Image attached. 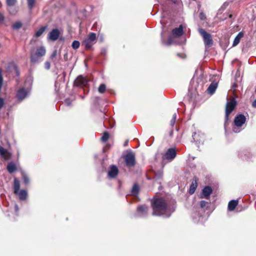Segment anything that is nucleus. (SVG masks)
<instances>
[{"instance_id":"obj_18","label":"nucleus","mask_w":256,"mask_h":256,"mask_svg":"<svg viewBox=\"0 0 256 256\" xmlns=\"http://www.w3.org/2000/svg\"><path fill=\"white\" fill-rule=\"evenodd\" d=\"M177 118V114L176 112H174L172 114V116L170 120V124L169 126L170 127H174V126L176 128L177 125L176 124V120Z\"/></svg>"},{"instance_id":"obj_21","label":"nucleus","mask_w":256,"mask_h":256,"mask_svg":"<svg viewBox=\"0 0 256 256\" xmlns=\"http://www.w3.org/2000/svg\"><path fill=\"white\" fill-rule=\"evenodd\" d=\"M238 204V201L236 200H230L228 204V209L230 211H232Z\"/></svg>"},{"instance_id":"obj_45","label":"nucleus","mask_w":256,"mask_h":256,"mask_svg":"<svg viewBox=\"0 0 256 256\" xmlns=\"http://www.w3.org/2000/svg\"><path fill=\"white\" fill-rule=\"evenodd\" d=\"M207 204V202L204 200H202L200 202V206L201 208H204Z\"/></svg>"},{"instance_id":"obj_30","label":"nucleus","mask_w":256,"mask_h":256,"mask_svg":"<svg viewBox=\"0 0 256 256\" xmlns=\"http://www.w3.org/2000/svg\"><path fill=\"white\" fill-rule=\"evenodd\" d=\"M196 182H192L190 186L189 192L190 194H192L194 192L196 189Z\"/></svg>"},{"instance_id":"obj_22","label":"nucleus","mask_w":256,"mask_h":256,"mask_svg":"<svg viewBox=\"0 0 256 256\" xmlns=\"http://www.w3.org/2000/svg\"><path fill=\"white\" fill-rule=\"evenodd\" d=\"M243 33L242 32H240L234 38L232 46H234L238 45L240 42V39L243 37Z\"/></svg>"},{"instance_id":"obj_36","label":"nucleus","mask_w":256,"mask_h":256,"mask_svg":"<svg viewBox=\"0 0 256 256\" xmlns=\"http://www.w3.org/2000/svg\"><path fill=\"white\" fill-rule=\"evenodd\" d=\"M16 2V0H6V4L8 6H13Z\"/></svg>"},{"instance_id":"obj_23","label":"nucleus","mask_w":256,"mask_h":256,"mask_svg":"<svg viewBox=\"0 0 256 256\" xmlns=\"http://www.w3.org/2000/svg\"><path fill=\"white\" fill-rule=\"evenodd\" d=\"M16 170V166L14 163L11 162H10L7 166L8 171L12 174Z\"/></svg>"},{"instance_id":"obj_29","label":"nucleus","mask_w":256,"mask_h":256,"mask_svg":"<svg viewBox=\"0 0 256 256\" xmlns=\"http://www.w3.org/2000/svg\"><path fill=\"white\" fill-rule=\"evenodd\" d=\"M46 27L43 26L40 28L36 33L35 36L38 37L40 36L45 31Z\"/></svg>"},{"instance_id":"obj_12","label":"nucleus","mask_w":256,"mask_h":256,"mask_svg":"<svg viewBox=\"0 0 256 256\" xmlns=\"http://www.w3.org/2000/svg\"><path fill=\"white\" fill-rule=\"evenodd\" d=\"M12 156V154L7 150L0 146V157L4 160H8Z\"/></svg>"},{"instance_id":"obj_26","label":"nucleus","mask_w":256,"mask_h":256,"mask_svg":"<svg viewBox=\"0 0 256 256\" xmlns=\"http://www.w3.org/2000/svg\"><path fill=\"white\" fill-rule=\"evenodd\" d=\"M21 174L24 184H28L30 183V179L26 174L24 171H22Z\"/></svg>"},{"instance_id":"obj_37","label":"nucleus","mask_w":256,"mask_h":256,"mask_svg":"<svg viewBox=\"0 0 256 256\" xmlns=\"http://www.w3.org/2000/svg\"><path fill=\"white\" fill-rule=\"evenodd\" d=\"M138 210L139 212H147L148 208H147V207H146L144 206H139L138 208Z\"/></svg>"},{"instance_id":"obj_6","label":"nucleus","mask_w":256,"mask_h":256,"mask_svg":"<svg viewBox=\"0 0 256 256\" xmlns=\"http://www.w3.org/2000/svg\"><path fill=\"white\" fill-rule=\"evenodd\" d=\"M236 106V102L235 100L228 101L226 104V120H228L230 114L235 109Z\"/></svg>"},{"instance_id":"obj_2","label":"nucleus","mask_w":256,"mask_h":256,"mask_svg":"<svg viewBox=\"0 0 256 256\" xmlns=\"http://www.w3.org/2000/svg\"><path fill=\"white\" fill-rule=\"evenodd\" d=\"M46 53V50L44 46H42L38 48L34 52H32L30 55V61L32 63L38 62L40 61L41 58Z\"/></svg>"},{"instance_id":"obj_5","label":"nucleus","mask_w":256,"mask_h":256,"mask_svg":"<svg viewBox=\"0 0 256 256\" xmlns=\"http://www.w3.org/2000/svg\"><path fill=\"white\" fill-rule=\"evenodd\" d=\"M96 38V34L94 32L90 33L88 37L84 40L83 44L86 50L91 48Z\"/></svg>"},{"instance_id":"obj_10","label":"nucleus","mask_w":256,"mask_h":256,"mask_svg":"<svg viewBox=\"0 0 256 256\" xmlns=\"http://www.w3.org/2000/svg\"><path fill=\"white\" fill-rule=\"evenodd\" d=\"M118 172V168L114 165H112L110 166V169L108 170V177L110 178H115Z\"/></svg>"},{"instance_id":"obj_13","label":"nucleus","mask_w":256,"mask_h":256,"mask_svg":"<svg viewBox=\"0 0 256 256\" xmlns=\"http://www.w3.org/2000/svg\"><path fill=\"white\" fill-rule=\"evenodd\" d=\"M172 34L174 37L178 38L184 34L183 26L180 25L178 28H175L172 30Z\"/></svg>"},{"instance_id":"obj_41","label":"nucleus","mask_w":256,"mask_h":256,"mask_svg":"<svg viewBox=\"0 0 256 256\" xmlns=\"http://www.w3.org/2000/svg\"><path fill=\"white\" fill-rule=\"evenodd\" d=\"M199 17H200V18L202 20H204L206 19V16L205 14L202 12H201L200 14Z\"/></svg>"},{"instance_id":"obj_31","label":"nucleus","mask_w":256,"mask_h":256,"mask_svg":"<svg viewBox=\"0 0 256 256\" xmlns=\"http://www.w3.org/2000/svg\"><path fill=\"white\" fill-rule=\"evenodd\" d=\"M106 90V86L104 84H102L98 88V91L100 93L103 94L105 92Z\"/></svg>"},{"instance_id":"obj_25","label":"nucleus","mask_w":256,"mask_h":256,"mask_svg":"<svg viewBox=\"0 0 256 256\" xmlns=\"http://www.w3.org/2000/svg\"><path fill=\"white\" fill-rule=\"evenodd\" d=\"M212 192V190L210 186H206L202 190V194L205 198L208 196Z\"/></svg>"},{"instance_id":"obj_48","label":"nucleus","mask_w":256,"mask_h":256,"mask_svg":"<svg viewBox=\"0 0 256 256\" xmlns=\"http://www.w3.org/2000/svg\"><path fill=\"white\" fill-rule=\"evenodd\" d=\"M252 106L254 108H256V99L252 102Z\"/></svg>"},{"instance_id":"obj_28","label":"nucleus","mask_w":256,"mask_h":256,"mask_svg":"<svg viewBox=\"0 0 256 256\" xmlns=\"http://www.w3.org/2000/svg\"><path fill=\"white\" fill-rule=\"evenodd\" d=\"M109 138L110 134L108 132H105L101 138V140L102 142H105L108 140Z\"/></svg>"},{"instance_id":"obj_3","label":"nucleus","mask_w":256,"mask_h":256,"mask_svg":"<svg viewBox=\"0 0 256 256\" xmlns=\"http://www.w3.org/2000/svg\"><path fill=\"white\" fill-rule=\"evenodd\" d=\"M198 32L203 38L205 46L208 48L211 47L214 42L211 34L202 28H198Z\"/></svg>"},{"instance_id":"obj_43","label":"nucleus","mask_w":256,"mask_h":256,"mask_svg":"<svg viewBox=\"0 0 256 256\" xmlns=\"http://www.w3.org/2000/svg\"><path fill=\"white\" fill-rule=\"evenodd\" d=\"M50 62H44V68L48 70L50 68Z\"/></svg>"},{"instance_id":"obj_39","label":"nucleus","mask_w":256,"mask_h":256,"mask_svg":"<svg viewBox=\"0 0 256 256\" xmlns=\"http://www.w3.org/2000/svg\"><path fill=\"white\" fill-rule=\"evenodd\" d=\"M64 104L67 106H70L72 104V100L69 98L64 100Z\"/></svg>"},{"instance_id":"obj_53","label":"nucleus","mask_w":256,"mask_h":256,"mask_svg":"<svg viewBox=\"0 0 256 256\" xmlns=\"http://www.w3.org/2000/svg\"><path fill=\"white\" fill-rule=\"evenodd\" d=\"M170 0L174 4H176L178 2V0Z\"/></svg>"},{"instance_id":"obj_32","label":"nucleus","mask_w":256,"mask_h":256,"mask_svg":"<svg viewBox=\"0 0 256 256\" xmlns=\"http://www.w3.org/2000/svg\"><path fill=\"white\" fill-rule=\"evenodd\" d=\"M22 26V24L20 22H16L12 26V28L14 30H18Z\"/></svg>"},{"instance_id":"obj_7","label":"nucleus","mask_w":256,"mask_h":256,"mask_svg":"<svg viewBox=\"0 0 256 256\" xmlns=\"http://www.w3.org/2000/svg\"><path fill=\"white\" fill-rule=\"evenodd\" d=\"M192 137L194 141L198 144L202 143L204 140V136L200 129H194V131L192 132Z\"/></svg>"},{"instance_id":"obj_56","label":"nucleus","mask_w":256,"mask_h":256,"mask_svg":"<svg viewBox=\"0 0 256 256\" xmlns=\"http://www.w3.org/2000/svg\"><path fill=\"white\" fill-rule=\"evenodd\" d=\"M177 55H178V56H180V54L178 53V54H177Z\"/></svg>"},{"instance_id":"obj_57","label":"nucleus","mask_w":256,"mask_h":256,"mask_svg":"<svg viewBox=\"0 0 256 256\" xmlns=\"http://www.w3.org/2000/svg\"><path fill=\"white\" fill-rule=\"evenodd\" d=\"M178 129H176V132H178Z\"/></svg>"},{"instance_id":"obj_49","label":"nucleus","mask_w":256,"mask_h":256,"mask_svg":"<svg viewBox=\"0 0 256 256\" xmlns=\"http://www.w3.org/2000/svg\"><path fill=\"white\" fill-rule=\"evenodd\" d=\"M101 53L102 54H106V50L104 48H103L101 50Z\"/></svg>"},{"instance_id":"obj_9","label":"nucleus","mask_w":256,"mask_h":256,"mask_svg":"<svg viewBox=\"0 0 256 256\" xmlns=\"http://www.w3.org/2000/svg\"><path fill=\"white\" fill-rule=\"evenodd\" d=\"M88 80L82 76H79L74 80V85L76 86H86Z\"/></svg>"},{"instance_id":"obj_27","label":"nucleus","mask_w":256,"mask_h":256,"mask_svg":"<svg viewBox=\"0 0 256 256\" xmlns=\"http://www.w3.org/2000/svg\"><path fill=\"white\" fill-rule=\"evenodd\" d=\"M112 122H113V120H106L104 124L105 128H113V127L114 126V125L112 124Z\"/></svg>"},{"instance_id":"obj_55","label":"nucleus","mask_w":256,"mask_h":256,"mask_svg":"<svg viewBox=\"0 0 256 256\" xmlns=\"http://www.w3.org/2000/svg\"><path fill=\"white\" fill-rule=\"evenodd\" d=\"M232 14H230L229 15V18H231L232 17Z\"/></svg>"},{"instance_id":"obj_40","label":"nucleus","mask_w":256,"mask_h":256,"mask_svg":"<svg viewBox=\"0 0 256 256\" xmlns=\"http://www.w3.org/2000/svg\"><path fill=\"white\" fill-rule=\"evenodd\" d=\"M111 147V144H106L103 148L104 152H106Z\"/></svg>"},{"instance_id":"obj_19","label":"nucleus","mask_w":256,"mask_h":256,"mask_svg":"<svg viewBox=\"0 0 256 256\" xmlns=\"http://www.w3.org/2000/svg\"><path fill=\"white\" fill-rule=\"evenodd\" d=\"M135 164L134 154L132 152L129 151V167L134 166Z\"/></svg>"},{"instance_id":"obj_38","label":"nucleus","mask_w":256,"mask_h":256,"mask_svg":"<svg viewBox=\"0 0 256 256\" xmlns=\"http://www.w3.org/2000/svg\"><path fill=\"white\" fill-rule=\"evenodd\" d=\"M173 42V40L172 37H169L166 42V44L167 46H170Z\"/></svg>"},{"instance_id":"obj_15","label":"nucleus","mask_w":256,"mask_h":256,"mask_svg":"<svg viewBox=\"0 0 256 256\" xmlns=\"http://www.w3.org/2000/svg\"><path fill=\"white\" fill-rule=\"evenodd\" d=\"M217 86L218 84L216 82H212L208 88V92L210 94H213L215 92Z\"/></svg>"},{"instance_id":"obj_47","label":"nucleus","mask_w":256,"mask_h":256,"mask_svg":"<svg viewBox=\"0 0 256 256\" xmlns=\"http://www.w3.org/2000/svg\"><path fill=\"white\" fill-rule=\"evenodd\" d=\"M4 20V16L0 13V24L2 23Z\"/></svg>"},{"instance_id":"obj_34","label":"nucleus","mask_w":256,"mask_h":256,"mask_svg":"<svg viewBox=\"0 0 256 256\" xmlns=\"http://www.w3.org/2000/svg\"><path fill=\"white\" fill-rule=\"evenodd\" d=\"M28 7L30 10H32L36 2V0H27Z\"/></svg>"},{"instance_id":"obj_33","label":"nucleus","mask_w":256,"mask_h":256,"mask_svg":"<svg viewBox=\"0 0 256 256\" xmlns=\"http://www.w3.org/2000/svg\"><path fill=\"white\" fill-rule=\"evenodd\" d=\"M80 43L78 41L74 40L72 43V46L74 50H76L80 47Z\"/></svg>"},{"instance_id":"obj_50","label":"nucleus","mask_w":256,"mask_h":256,"mask_svg":"<svg viewBox=\"0 0 256 256\" xmlns=\"http://www.w3.org/2000/svg\"><path fill=\"white\" fill-rule=\"evenodd\" d=\"M173 132H174V131L170 129V130L168 132L170 134V137L172 136V134H173Z\"/></svg>"},{"instance_id":"obj_24","label":"nucleus","mask_w":256,"mask_h":256,"mask_svg":"<svg viewBox=\"0 0 256 256\" xmlns=\"http://www.w3.org/2000/svg\"><path fill=\"white\" fill-rule=\"evenodd\" d=\"M236 130H234V129H225V134L226 136H230L232 135L233 133H238L240 132V129H236Z\"/></svg>"},{"instance_id":"obj_4","label":"nucleus","mask_w":256,"mask_h":256,"mask_svg":"<svg viewBox=\"0 0 256 256\" xmlns=\"http://www.w3.org/2000/svg\"><path fill=\"white\" fill-rule=\"evenodd\" d=\"M30 89L28 88L22 87L16 92V98L19 102H22L26 98L30 93Z\"/></svg>"},{"instance_id":"obj_42","label":"nucleus","mask_w":256,"mask_h":256,"mask_svg":"<svg viewBox=\"0 0 256 256\" xmlns=\"http://www.w3.org/2000/svg\"><path fill=\"white\" fill-rule=\"evenodd\" d=\"M123 157L126 165L128 166V153L124 154Z\"/></svg>"},{"instance_id":"obj_8","label":"nucleus","mask_w":256,"mask_h":256,"mask_svg":"<svg viewBox=\"0 0 256 256\" xmlns=\"http://www.w3.org/2000/svg\"><path fill=\"white\" fill-rule=\"evenodd\" d=\"M246 118L242 114H237L234 119V124L237 127H241L246 122Z\"/></svg>"},{"instance_id":"obj_1","label":"nucleus","mask_w":256,"mask_h":256,"mask_svg":"<svg viewBox=\"0 0 256 256\" xmlns=\"http://www.w3.org/2000/svg\"><path fill=\"white\" fill-rule=\"evenodd\" d=\"M152 215L169 217L172 212L169 210L165 200L162 198H156L152 202Z\"/></svg>"},{"instance_id":"obj_11","label":"nucleus","mask_w":256,"mask_h":256,"mask_svg":"<svg viewBox=\"0 0 256 256\" xmlns=\"http://www.w3.org/2000/svg\"><path fill=\"white\" fill-rule=\"evenodd\" d=\"M176 156V152L174 148H169L163 156L164 159L168 160H173Z\"/></svg>"},{"instance_id":"obj_35","label":"nucleus","mask_w":256,"mask_h":256,"mask_svg":"<svg viewBox=\"0 0 256 256\" xmlns=\"http://www.w3.org/2000/svg\"><path fill=\"white\" fill-rule=\"evenodd\" d=\"M8 11L10 14L14 15L17 12V8H13L12 6H9Z\"/></svg>"},{"instance_id":"obj_51","label":"nucleus","mask_w":256,"mask_h":256,"mask_svg":"<svg viewBox=\"0 0 256 256\" xmlns=\"http://www.w3.org/2000/svg\"><path fill=\"white\" fill-rule=\"evenodd\" d=\"M64 60H68V53L66 52L64 54Z\"/></svg>"},{"instance_id":"obj_52","label":"nucleus","mask_w":256,"mask_h":256,"mask_svg":"<svg viewBox=\"0 0 256 256\" xmlns=\"http://www.w3.org/2000/svg\"><path fill=\"white\" fill-rule=\"evenodd\" d=\"M14 208H15V210L16 212H18V206L17 204H15L14 206Z\"/></svg>"},{"instance_id":"obj_54","label":"nucleus","mask_w":256,"mask_h":256,"mask_svg":"<svg viewBox=\"0 0 256 256\" xmlns=\"http://www.w3.org/2000/svg\"><path fill=\"white\" fill-rule=\"evenodd\" d=\"M128 142V140H126V142L124 143V146H126Z\"/></svg>"},{"instance_id":"obj_16","label":"nucleus","mask_w":256,"mask_h":256,"mask_svg":"<svg viewBox=\"0 0 256 256\" xmlns=\"http://www.w3.org/2000/svg\"><path fill=\"white\" fill-rule=\"evenodd\" d=\"M139 190L140 188L136 184H134L131 190V195L134 196L136 198Z\"/></svg>"},{"instance_id":"obj_58","label":"nucleus","mask_w":256,"mask_h":256,"mask_svg":"<svg viewBox=\"0 0 256 256\" xmlns=\"http://www.w3.org/2000/svg\"><path fill=\"white\" fill-rule=\"evenodd\" d=\"M255 91H256V90H255Z\"/></svg>"},{"instance_id":"obj_44","label":"nucleus","mask_w":256,"mask_h":256,"mask_svg":"<svg viewBox=\"0 0 256 256\" xmlns=\"http://www.w3.org/2000/svg\"><path fill=\"white\" fill-rule=\"evenodd\" d=\"M57 55V50H54L52 54H51L50 56V58L52 59V60H53Z\"/></svg>"},{"instance_id":"obj_46","label":"nucleus","mask_w":256,"mask_h":256,"mask_svg":"<svg viewBox=\"0 0 256 256\" xmlns=\"http://www.w3.org/2000/svg\"><path fill=\"white\" fill-rule=\"evenodd\" d=\"M4 104V100L0 97V110L2 108Z\"/></svg>"},{"instance_id":"obj_14","label":"nucleus","mask_w":256,"mask_h":256,"mask_svg":"<svg viewBox=\"0 0 256 256\" xmlns=\"http://www.w3.org/2000/svg\"><path fill=\"white\" fill-rule=\"evenodd\" d=\"M60 36V32L57 28L53 29L48 34V38L52 41L56 40Z\"/></svg>"},{"instance_id":"obj_17","label":"nucleus","mask_w":256,"mask_h":256,"mask_svg":"<svg viewBox=\"0 0 256 256\" xmlns=\"http://www.w3.org/2000/svg\"><path fill=\"white\" fill-rule=\"evenodd\" d=\"M20 184L18 180L16 178H14V193L15 194H18V192L20 190Z\"/></svg>"},{"instance_id":"obj_20","label":"nucleus","mask_w":256,"mask_h":256,"mask_svg":"<svg viewBox=\"0 0 256 256\" xmlns=\"http://www.w3.org/2000/svg\"><path fill=\"white\" fill-rule=\"evenodd\" d=\"M17 194L20 200H24L26 198L28 193L26 190H22L18 192V194Z\"/></svg>"}]
</instances>
